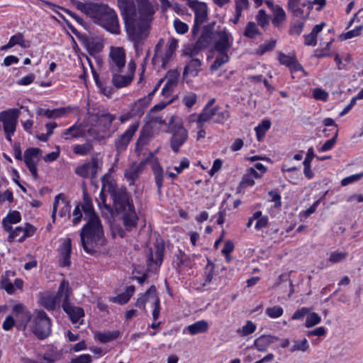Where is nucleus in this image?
<instances>
[{
  "mask_svg": "<svg viewBox=\"0 0 363 363\" xmlns=\"http://www.w3.org/2000/svg\"><path fill=\"white\" fill-rule=\"evenodd\" d=\"M230 116V113L228 110L223 111H218L216 113V118L214 119V122L216 123H224V122L228 120Z\"/></svg>",
  "mask_w": 363,
  "mask_h": 363,
  "instance_id": "54",
  "label": "nucleus"
},
{
  "mask_svg": "<svg viewBox=\"0 0 363 363\" xmlns=\"http://www.w3.org/2000/svg\"><path fill=\"white\" fill-rule=\"evenodd\" d=\"M256 329V325L252 321H247L246 325L242 328L241 332L243 335H247L252 333Z\"/></svg>",
  "mask_w": 363,
  "mask_h": 363,
  "instance_id": "64",
  "label": "nucleus"
},
{
  "mask_svg": "<svg viewBox=\"0 0 363 363\" xmlns=\"http://www.w3.org/2000/svg\"><path fill=\"white\" fill-rule=\"evenodd\" d=\"M201 62L198 58H193L186 63L184 68L183 77H196L201 70Z\"/></svg>",
  "mask_w": 363,
  "mask_h": 363,
  "instance_id": "23",
  "label": "nucleus"
},
{
  "mask_svg": "<svg viewBox=\"0 0 363 363\" xmlns=\"http://www.w3.org/2000/svg\"><path fill=\"white\" fill-rule=\"evenodd\" d=\"M77 8L107 31L116 35L121 33L118 15L115 10L107 4L78 2Z\"/></svg>",
  "mask_w": 363,
  "mask_h": 363,
  "instance_id": "4",
  "label": "nucleus"
},
{
  "mask_svg": "<svg viewBox=\"0 0 363 363\" xmlns=\"http://www.w3.org/2000/svg\"><path fill=\"white\" fill-rule=\"evenodd\" d=\"M188 132L181 125H175L172 130L170 145L174 152H178L180 147L187 140Z\"/></svg>",
  "mask_w": 363,
  "mask_h": 363,
  "instance_id": "15",
  "label": "nucleus"
},
{
  "mask_svg": "<svg viewBox=\"0 0 363 363\" xmlns=\"http://www.w3.org/2000/svg\"><path fill=\"white\" fill-rule=\"evenodd\" d=\"M158 303H160V298L156 294V288L155 286H151L145 294L138 298L135 306L145 311V304L152 306Z\"/></svg>",
  "mask_w": 363,
  "mask_h": 363,
  "instance_id": "18",
  "label": "nucleus"
},
{
  "mask_svg": "<svg viewBox=\"0 0 363 363\" xmlns=\"http://www.w3.org/2000/svg\"><path fill=\"white\" fill-rule=\"evenodd\" d=\"M235 11L238 16L242 15V11L244 9H247L249 7L248 0H235Z\"/></svg>",
  "mask_w": 363,
  "mask_h": 363,
  "instance_id": "58",
  "label": "nucleus"
},
{
  "mask_svg": "<svg viewBox=\"0 0 363 363\" xmlns=\"http://www.w3.org/2000/svg\"><path fill=\"white\" fill-rule=\"evenodd\" d=\"M256 220H257V222L255 225V228L257 230H259L265 228L268 224L267 216H262V212H261V216L259 217H258Z\"/></svg>",
  "mask_w": 363,
  "mask_h": 363,
  "instance_id": "61",
  "label": "nucleus"
},
{
  "mask_svg": "<svg viewBox=\"0 0 363 363\" xmlns=\"http://www.w3.org/2000/svg\"><path fill=\"white\" fill-rule=\"evenodd\" d=\"M0 288L4 289L9 294H13L15 291L14 285L4 277H1Z\"/></svg>",
  "mask_w": 363,
  "mask_h": 363,
  "instance_id": "51",
  "label": "nucleus"
},
{
  "mask_svg": "<svg viewBox=\"0 0 363 363\" xmlns=\"http://www.w3.org/2000/svg\"><path fill=\"white\" fill-rule=\"evenodd\" d=\"M62 204L63 205L62 208L60 210L59 215L62 218H69L70 216V209L71 206L69 201L66 200L64 198V196L62 197Z\"/></svg>",
  "mask_w": 363,
  "mask_h": 363,
  "instance_id": "48",
  "label": "nucleus"
},
{
  "mask_svg": "<svg viewBox=\"0 0 363 363\" xmlns=\"http://www.w3.org/2000/svg\"><path fill=\"white\" fill-rule=\"evenodd\" d=\"M18 117V110L9 109L0 112V121L3 123L4 132H15Z\"/></svg>",
  "mask_w": 363,
  "mask_h": 363,
  "instance_id": "13",
  "label": "nucleus"
},
{
  "mask_svg": "<svg viewBox=\"0 0 363 363\" xmlns=\"http://www.w3.org/2000/svg\"><path fill=\"white\" fill-rule=\"evenodd\" d=\"M278 60L280 62V64L289 67L291 72L301 71L303 74H306L303 67L298 62L296 58L294 56H289L287 55H285L284 53H279Z\"/></svg>",
  "mask_w": 363,
  "mask_h": 363,
  "instance_id": "20",
  "label": "nucleus"
},
{
  "mask_svg": "<svg viewBox=\"0 0 363 363\" xmlns=\"http://www.w3.org/2000/svg\"><path fill=\"white\" fill-rule=\"evenodd\" d=\"M301 0H289L288 8L294 13V16L299 18H306L308 16L311 9L313 8V4H318V0L309 1L308 4H303L302 8L299 7V2Z\"/></svg>",
  "mask_w": 363,
  "mask_h": 363,
  "instance_id": "16",
  "label": "nucleus"
},
{
  "mask_svg": "<svg viewBox=\"0 0 363 363\" xmlns=\"http://www.w3.org/2000/svg\"><path fill=\"white\" fill-rule=\"evenodd\" d=\"M72 240L69 238L65 240L60 249L61 264L69 267L71 264Z\"/></svg>",
  "mask_w": 363,
  "mask_h": 363,
  "instance_id": "24",
  "label": "nucleus"
},
{
  "mask_svg": "<svg viewBox=\"0 0 363 363\" xmlns=\"http://www.w3.org/2000/svg\"><path fill=\"white\" fill-rule=\"evenodd\" d=\"M139 127L138 123H135L121 135H119L114 141V145L116 150L115 162H118L121 153L125 152L131 141L133 135L138 130Z\"/></svg>",
  "mask_w": 363,
  "mask_h": 363,
  "instance_id": "8",
  "label": "nucleus"
},
{
  "mask_svg": "<svg viewBox=\"0 0 363 363\" xmlns=\"http://www.w3.org/2000/svg\"><path fill=\"white\" fill-rule=\"evenodd\" d=\"M262 177V174H259L255 168H250L247 172L243 175L240 185L243 186H250L255 184V179H259Z\"/></svg>",
  "mask_w": 363,
  "mask_h": 363,
  "instance_id": "31",
  "label": "nucleus"
},
{
  "mask_svg": "<svg viewBox=\"0 0 363 363\" xmlns=\"http://www.w3.org/2000/svg\"><path fill=\"white\" fill-rule=\"evenodd\" d=\"M73 152L76 155H86L93 150V145L90 142L82 145H75L72 147Z\"/></svg>",
  "mask_w": 363,
  "mask_h": 363,
  "instance_id": "40",
  "label": "nucleus"
},
{
  "mask_svg": "<svg viewBox=\"0 0 363 363\" xmlns=\"http://www.w3.org/2000/svg\"><path fill=\"white\" fill-rule=\"evenodd\" d=\"M258 34L257 25L253 22H249L245 28V35L253 38Z\"/></svg>",
  "mask_w": 363,
  "mask_h": 363,
  "instance_id": "50",
  "label": "nucleus"
},
{
  "mask_svg": "<svg viewBox=\"0 0 363 363\" xmlns=\"http://www.w3.org/2000/svg\"><path fill=\"white\" fill-rule=\"evenodd\" d=\"M91 356L88 354H84L72 359L69 363H91Z\"/></svg>",
  "mask_w": 363,
  "mask_h": 363,
  "instance_id": "60",
  "label": "nucleus"
},
{
  "mask_svg": "<svg viewBox=\"0 0 363 363\" xmlns=\"http://www.w3.org/2000/svg\"><path fill=\"white\" fill-rule=\"evenodd\" d=\"M189 7L194 12V25L192 28V35L196 36L200 30V26L208 18V7L206 3L197 0L188 1Z\"/></svg>",
  "mask_w": 363,
  "mask_h": 363,
  "instance_id": "7",
  "label": "nucleus"
},
{
  "mask_svg": "<svg viewBox=\"0 0 363 363\" xmlns=\"http://www.w3.org/2000/svg\"><path fill=\"white\" fill-rule=\"evenodd\" d=\"M325 123L328 126L329 130V133L326 135V137L330 138L325 141L320 148H319L320 152H327L333 149L336 143L338 135V128L333 119L330 118H325Z\"/></svg>",
  "mask_w": 363,
  "mask_h": 363,
  "instance_id": "12",
  "label": "nucleus"
},
{
  "mask_svg": "<svg viewBox=\"0 0 363 363\" xmlns=\"http://www.w3.org/2000/svg\"><path fill=\"white\" fill-rule=\"evenodd\" d=\"M318 323V313H311L308 315L305 325L307 328H311L315 325Z\"/></svg>",
  "mask_w": 363,
  "mask_h": 363,
  "instance_id": "62",
  "label": "nucleus"
},
{
  "mask_svg": "<svg viewBox=\"0 0 363 363\" xmlns=\"http://www.w3.org/2000/svg\"><path fill=\"white\" fill-rule=\"evenodd\" d=\"M284 310L279 306L269 307L266 309L265 313L272 318H277L283 315Z\"/></svg>",
  "mask_w": 363,
  "mask_h": 363,
  "instance_id": "43",
  "label": "nucleus"
},
{
  "mask_svg": "<svg viewBox=\"0 0 363 363\" xmlns=\"http://www.w3.org/2000/svg\"><path fill=\"white\" fill-rule=\"evenodd\" d=\"M277 41L275 40H271L269 42L261 45L259 47V53L263 55L264 53L272 50L276 45Z\"/></svg>",
  "mask_w": 363,
  "mask_h": 363,
  "instance_id": "55",
  "label": "nucleus"
},
{
  "mask_svg": "<svg viewBox=\"0 0 363 363\" xmlns=\"http://www.w3.org/2000/svg\"><path fill=\"white\" fill-rule=\"evenodd\" d=\"M82 40L90 54L98 53L101 52L104 48V44L101 40L88 36L83 35Z\"/></svg>",
  "mask_w": 363,
  "mask_h": 363,
  "instance_id": "25",
  "label": "nucleus"
},
{
  "mask_svg": "<svg viewBox=\"0 0 363 363\" xmlns=\"http://www.w3.org/2000/svg\"><path fill=\"white\" fill-rule=\"evenodd\" d=\"M18 231H23V234L18 238V241L22 242L26 238L30 237L34 233L35 228L28 223H26L25 227H17L9 234L8 241L12 242L15 238L18 237Z\"/></svg>",
  "mask_w": 363,
  "mask_h": 363,
  "instance_id": "21",
  "label": "nucleus"
},
{
  "mask_svg": "<svg viewBox=\"0 0 363 363\" xmlns=\"http://www.w3.org/2000/svg\"><path fill=\"white\" fill-rule=\"evenodd\" d=\"M21 220V213L17 211H12L9 213V214L3 218L2 225L4 229L6 232H9L10 233L12 230V224H16L20 222Z\"/></svg>",
  "mask_w": 363,
  "mask_h": 363,
  "instance_id": "27",
  "label": "nucleus"
},
{
  "mask_svg": "<svg viewBox=\"0 0 363 363\" xmlns=\"http://www.w3.org/2000/svg\"><path fill=\"white\" fill-rule=\"evenodd\" d=\"M120 334L119 330L106 331L96 333L94 337L96 340H112L120 338Z\"/></svg>",
  "mask_w": 363,
  "mask_h": 363,
  "instance_id": "36",
  "label": "nucleus"
},
{
  "mask_svg": "<svg viewBox=\"0 0 363 363\" xmlns=\"http://www.w3.org/2000/svg\"><path fill=\"white\" fill-rule=\"evenodd\" d=\"M271 126V122L269 120H264L259 123L257 127H255V130L257 134V140L261 141L264 136L265 135L267 131L269 129Z\"/></svg>",
  "mask_w": 363,
  "mask_h": 363,
  "instance_id": "38",
  "label": "nucleus"
},
{
  "mask_svg": "<svg viewBox=\"0 0 363 363\" xmlns=\"http://www.w3.org/2000/svg\"><path fill=\"white\" fill-rule=\"evenodd\" d=\"M212 38V35L204 30H203L201 35L199 37L196 44L197 47L201 50L206 48Z\"/></svg>",
  "mask_w": 363,
  "mask_h": 363,
  "instance_id": "44",
  "label": "nucleus"
},
{
  "mask_svg": "<svg viewBox=\"0 0 363 363\" xmlns=\"http://www.w3.org/2000/svg\"><path fill=\"white\" fill-rule=\"evenodd\" d=\"M35 111L36 114L38 116H43L48 118H57L64 116L66 113V109L65 108H60L50 110L38 107Z\"/></svg>",
  "mask_w": 363,
  "mask_h": 363,
  "instance_id": "30",
  "label": "nucleus"
},
{
  "mask_svg": "<svg viewBox=\"0 0 363 363\" xmlns=\"http://www.w3.org/2000/svg\"><path fill=\"white\" fill-rule=\"evenodd\" d=\"M17 319L21 321V323L17 325V327L20 329L25 330L27 323L30 320V314L28 311H26L19 315V317Z\"/></svg>",
  "mask_w": 363,
  "mask_h": 363,
  "instance_id": "53",
  "label": "nucleus"
},
{
  "mask_svg": "<svg viewBox=\"0 0 363 363\" xmlns=\"http://www.w3.org/2000/svg\"><path fill=\"white\" fill-rule=\"evenodd\" d=\"M147 160H143L139 163L133 162L125 169L124 176L129 182L130 184H134L135 182L139 178L140 174L143 172Z\"/></svg>",
  "mask_w": 363,
  "mask_h": 363,
  "instance_id": "19",
  "label": "nucleus"
},
{
  "mask_svg": "<svg viewBox=\"0 0 363 363\" xmlns=\"http://www.w3.org/2000/svg\"><path fill=\"white\" fill-rule=\"evenodd\" d=\"M363 177V172L347 177L342 179V186H347L360 180Z\"/></svg>",
  "mask_w": 363,
  "mask_h": 363,
  "instance_id": "52",
  "label": "nucleus"
},
{
  "mask_svg": "<svg viewBox=\"0 0 363 363\" xmlns=\"http://www.w3.org/2000/svg\"><path fill=\"white\" fill-rule=\"evenodd\" d=\"M208 323L206 320H199L188 326L187 330L192 335L203 333L207 330Z\"/></svg>",
  "mask_w": 363,
  "mask_h": 363,
  "instance_id": "34",
  "label": "nucleus"
},
{
  "mask_svg": "<svg viewBox=\"0 0 363 363\" xmlns=\"http://www.w3.org/2000/svg\"><path fill=\"white\" fill-rule=\"evenodd\" d=\"M363 29V26L360 25L359 26L355 27L354 29L349 30L345 33L341 35V38L343 40L350 39L357 36H359L361 34V32Z\"/></svg>",
  "mask_w": 363,
  "mask_h": 363,
  "instance_id": "47",
  "label": "nucleus"
},
{
  "mask_svg": "<svg viewBox=\"0 0 363 363\" xmlns=\"http://www.w3.org/2000/svg\"><path fill=\"white\" fill-rule=\"evenodd\" d=\"M347 255V252L345 251H335L330 254L329 260L332 263H339L345 260Z\"/></svg>",
  "mask_w": 363,
  "mask_h": 363,
  "instance_id": "45",
  "label": "nucleus"
},
{
  "mask_svg": "<svg viewBox=\"0 0 363 363\" xmlns=\"http://www.w3.org/2000/svg\"><path fill=\"white\" fill-rule=\"evenodd\" d=\"M84 136V132L80 125L74 124L66 129L62 133V137L65 140H70L74 138H82Z\"/></svg>",
  "mask_w": 363,
  "mask_h": 363,
  "instance_id": "28",
  "label": "nucleus"
},
{
  "mask_svg": "<svg viewBox=\"0 0 363 363\" xmlns=\"http://www.w3.org/2000/svg\"><path fill=\"white\" fill-rule=\"evenodd\" d=\"M66 290L64 295V300L62 303V307L66 313L69 315L70 320L73 323H79L80 324L83 322L82 318L84 316V311L82 308L72 306L69 298L72 294L69 284L67 281L63 280L59 287V294H61L63 290Z\"/></svg>",
  "mask_w": 363,
  "mask_h": 363,
  "instance_id": "5",
  "label": "nucleus"
},
{
  "mask_svg": "<svg viewBox=\"0 0 363 363\" xmlns=\"http://www.w3.org/2000/svg\"><path fill=\"white\" fill-rule=\"evenodd\" d=\"M19 45L23 48H29L30 43L28 40L24 39V35L21 33H17L14 35L11 36L7 44L3 45L1 48V50H6L13 48L15 45Z\"/></svg>",
  "mask_w": 363,
  "mask_h": 363,
  "instance_id": "22",
  "label": "nucleus"
},
{
  "mask_svg": "<svg viewBox=\"0 0 363 363\" xmlns=\"http://www.w3.org/2000/svg\"><path fill=\"white\" fill-rule=\"evenodd\" d=\"M201 50V49L197 47V45L195 43L193 46L186 48L183 50V55L193 58L199 54Z\"/></svg>",
  "mask_w": 363,
  "mask_h": 363,
  "instance_id": "56",
  "label": "nucleus"
},
{
  "mask_svg": "<svg viewBox=\"0 0 363 363\" xmlns=\"http://www.w3.org/2000/svg\"><path fill=\"white\" fill-rule=\"evenodd\" d=\"M257 20L258 23L262 27L264 28L269 24V18L266 14L265 11L263 9H261L258 11L257 15Z\"/></svg>",
  "mask_w": 363,
  "mask_h": 363,
  "instance_id": "57",
  "label": "nucleus"
},
{
  "mask_svg": "<svg viewBox=\"0 0 363 363\" xmlns=\"http://www.w3.org/2000/svg\"><path fill=\"white\" fill-rule=\"evenodd\" d=\"M229 61V57L226 52L219 53L215 61L211 65L210 69L211 72L218 70L223 65Z\"/></svg>",
  "mask_w": 363,
  "mask_h": 363,
  "instance_id": "41",
  "label": "nucleus"
},
{
  "mask_svg": "<svg viewBox=\"0 0 363 363\" xmlns=\"http://www.w3.org/2000/svg\"><path fill=\"white\" fill-rule=\"evenodd\" d=\"M116 119V115L110 113H101L98 116L99 123L105 130L110 128L113 121Z\"/></svg>",
  "mask_w": 363,
  "mask_h": 363,
  "instance_id": "37",
  "label": "nucleus"
},
{
  "mask_svg": "<svg viewBox=\"0 0 363 363\" xmlns=\"http://www.w3.org/2000/svg\"><path fill=\"white\" fill-rule=\"evenodd\" d=\"M40 153V149L37 147H30L24 152V162L35 179H38L37 166L40 160L39 155Z\"/></svg>",
  "mask_w": 363,
  "mask_h": 363,
  "instance_id": "11",
  "label": "nucleus"
},
{
  "mask_svg": "<svg viewBox=\"0 0 363 363\" xmlns=\"http://www.w3.org/2000/svg\"><path fill=\"white\" fill-rule=\"evenodd\" d=\"M153 174L155 176V183L157 187V191L159 194L161 193V189L163 184V169L158 164H154L152 167Z\"/></svg>",
  "mask_w": 363,
  "mask_h": 363,
  "instance_id": "35",
  "label": "nucleus"
},
{
  "mask_svg": "<svg viewBox=\"0 0 363 363\" xmlns=\"http://www.w3.org/2000/svg\"><path fill=\"white\" fill-rule=\"evenodd\" d=\"M178 84V78L176 75H169L167 81L162 89V94L164 96H169L172 94L174 89Z\"/></svg>",
  "mask_w": 363,
  "mask_h": 363,
  "instance_id": "32",
  "label": "nucleus"
},
{
  "mask_svg": "<svg viewBox=\"0 0 363 363\" xmlns=\"http://www.w3.org/2000/svg\"><path fill=\"white\" fill-rule=\"evenodd\" d=\"M304 23L303 21H298L292 25L290 28L289 33L292 35H299L303 28Z\"/></svg>",
  "mask_w": 363,
  "mask_h": 363,
  "instance_id": "59",
  "label": "nucleus"
},
{
  "mask_svg": "<svg viewBox=\"0 0 363 363\" xmlns=\"http://www.w3.org/2000/svg\"><path fill=\"white\" fill-rule=\"evenodd\" d=\"M83 200L84 203L82 208L89 220L81 230V242L84 251L93 254L105 244L106 240L101 220L95 213L91 198L84 194Z\"/></svg>",
  "mask_w": 363,
  "mask_h": 363,
  "instance_id": "2",
  "label": "nucleus"
},
{
  "mask_svg": "<svg viewBox=\"0 0 363 363\" xmlns=\"http://www.w3.org/2000/svg\"><path fill=\"white\" fill-rule=\"evenodd\" d=\"M122 72H116L113 74L112 82L116 88H122L128 86L133 81L132 75L121 74Z\"/></svg>",
  "mask_w": 363,
  "mask_h": 363,
  "instance_id": "29",
  "label": "nucleus"
},
{
  "mask_svg": "<svg viewBox=\"0 0 363 363\" xmlns=\"http://www.w3.org/2000/svg\"><path fill=\"white\" fill-rule=\"evenodd\" d=\"M310 312V309L306 307H303L299 310H297L292 315L291 318L293 320H300L302 319L305 315L308 314Z\"/></svg>",
  "mask_w": 363,
  "mask_h": 363,
  "instance_id": "63",
  "label": "nucleus"
},
{
  "mask_svg": "<svg viewBox=\"0 0 363 363\" xmlns=\"http://www.w3.org/2000/svg\"><path fill=\"white\" fill-rule=\"evenodd\" d=\"M274 18L272 20V23L275 26H279L282 22H284L286 19V13L284 9L279 6L276 5L274 10Z\"/></svg>",
  "mask_w": 363,
  "mask_h": 363,
  "instance_id": "39",
  "label": "nucleus"
},
{
  "mask_svg": "<svg viewBox=\"0 0 363 363\" xmlns=\"http://www.w3.org/2000/svg\"><path fill=\"white\" fill-rule=\"evenodd\" d=\"M318 35V25L314 26L312 31L308 35H304V44L307 46H314L316 45V37Z\"/></svg>",
  "mask_w": 363,
  "mask_h": 363,
  "instance_id": "42",
  "label": "nucleus"
},
{
  "mask_svg": "<svg viewBox=\"0 0 363 363\" xmlns=\"http://www.w3.org/2000/svg\"><path fill=\"white\" fill-rule=\"evenodd\" d=\"M173 25L176 32L179 34H184L189 30L188 25L180 21L179 18L174 21Z\"/></svg>",
  "mask_w": 363,
  "mask_h": 363,
  "instance_id": "49",
  "label": "nucleus"
},
{
  "mask_svg": "<svg viewBox=\"0 0 363 363\" xmlns=\"http://www.w3.org/2000/svg\"><path fill=\"white\" fill-rule=\"evenodd\" d=\"M125 65V52L122 48H112L109 53L108 67L111 73L123 72Z\"/></svg>",
  "mask_w": 363,
  "mask_h": 363,
  "instance_id": "9",
  "label": "nucleus"
},
{
  "mask_svg": "<svg viewBox=\"0 0 363 363\" xmlns=\"http://www.w3.org/2000/svg\"><path fill=\"white\" fill-rule=\"evenodd\" d=\"M66 290L60 294L59 290L55 296H47L42 298V305L48 310H53L60 302H63L64 295Z\"/></svg>",
  "mask_w": 363,
  "mask_h": 363,
  "instance_id": "26",
  "label": "nucleus"
},
{
  "mask_svg": "<svg viewBox=\"0 0 363 363\" xmlns=\"http://www.w3.org/2000/svg\"><path fill=\"white\" fill-rule=\"evenodd\" d=\"M118 2L128 36L133 43L135 52L139 53L140 45L148 35L155 10L147 0L140 1L138 9L133 0H118Z\"/></svg>",
  "mask_w": 363,
  "mask_h": 363,
  "instance_id": "1",
  "label": "nucleus"
},
{
  "mask_svg": "<svg viewBox=\"0 0 363 363\" xmlns=\"http://www.w3.org/2000/svg\"><path fill=\"white\" fill-rule=\"evenodd\" d=\"M33 333L41 340L47 338L51 333V320L42 310L35 312Z\"/></svg>",
  "mask_w": 363,
  "mask_h": 363,
  "instance_id": "6",
  "label": "nucleus"
},
{
  "mask_svg": "<svg viewBox=\"0 0 363 363\" xmlns=\"http://www.w3.org/2000/svg\"><path fill=\"white\" fill-rule=\"evenodd\" d=\"M216 31L218 39L215 41V50L218 53L228 52L232 46V40L230 35L226 32L225 28H220Z\"/></svg>",
  "mask_w": 363,
  "mask_h": 363,
  "instance_id": "17",
  "label": "nucleus"
},
{
  "mask_svg": "<svg viewBox=\"0 0 363 363\" xmlns=\"http://www.w3.org/2000/svg\"><path fill=\"white\" fill-rule=\"evenodd\" d=\"M101 162L96 155H93L90 162L84 163L75 169V173L79 176L87 178L91 177L95 178L96 174L100 169Z\"/></svg>",
  "mask_w": 363,
  "mask_h": 363,
  "instance_id": "10",
  "label": "nucleus"
},
{
  "mask_svg": "<svg viewBox=\"0 0 363 363\" xmlns=\"http://www.w3.org/2000/svg\"><path fill=\"white\" fill-rule=\"evenodd\" d=\"M196 101L197 95L194 92H188L182 98V103L188 108H191Z\"/></svg>",
  "mask_w": 363,
  "mask_h": 363,
  "instance_id": "46",
  "label": "nucleus"
},
{
  "mask_svg": "<svg viewBox=\"0 0 363 363\" xmlns=\"http://www.w3.org/2000/svg\"><path fill=\"white\" fill-rule=\"evenodd\" d=\"M219 110L220 108L218 106H214L213 108H203L202 111L200 113V121L201 122H204L205 124L213 118H216V113Z\"/></svg>",
  "mask_w": 363,
  "mask_h": 363,
  "instance_id": "33",
  "label": "nucleus"
},
{
  "mask_svg": "<svg viewBox=\"0 0 363 363\" xmlns=\"http://www.w3.org/2000/svg\"><path fill=\"white\" fill-rule=\"evenodd\" d=\"M164 251V245L160 242L155 245L154 250L149 249L147 255V265L152 269L158 268L163 261Z\"/></svg>",
  "mask_w": 363,
  "mask_h": 363,
  "instance_id": "14",
  "label": "nucleus"
},
{
  "mask_svg": "<svg viewBox=\"0 0 363 363\" xmlns=\"http://www.w3.org/2000/svg\"><path fill=\"white\" fill-rule=\"evenodd\" d=\"M102 189L100 196L105 202L104 191L106 190L111 195L116 211L123 214V220L127 230H131L137 225L138 216L125 189L118 188L113 181L106 180V175L102 178Z\"/></svg>",
  "mask_w": 363,
  "mask_h": 363,
  "instance_id": "3",
  "label": "nucleus"
}]
</instances>
